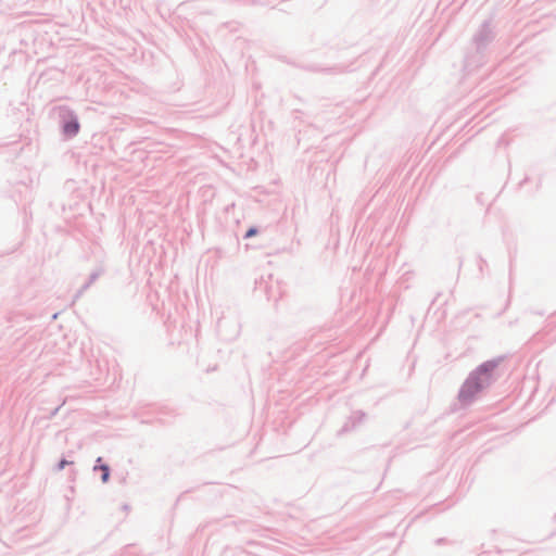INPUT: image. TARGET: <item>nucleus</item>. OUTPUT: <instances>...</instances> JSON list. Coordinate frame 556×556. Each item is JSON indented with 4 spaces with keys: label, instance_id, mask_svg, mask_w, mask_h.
<instances>
[{
    "label": "nucleus",
    "instance_id": "f257e3e1",
    "mask_svg": "<svg viewBox=\"0 0 556 556\" xmlns=\"http://www.w3.org/2000/svg\"><path fill=\"white\" fill-rule=\"evenodd\" d=\"M480 390V386L476 380H468L462 391H460V399L463 400H469L471 396H473L476 393H478Z\"/></svg>",
    "mask_w": 556,
    "mask_h": 556
},
{
    "label": "nucleus",
    "instance_id": "f03ea898",
    "mask_svg": "<svg viewBox=\"0 0 556 556\" xmlns=\"http://www.w3.org/2000/svg\"><path fill=\"white\" fill-rule=\"evenodd\" d=\"M78 130H79V124L76 121L70 122L64 125V132L68 136L76 135L78 132Z\"/></svg>",
    "mask_w": 556,
    "mask_h": 556
},
{
    "label": "nucleus",
    "instance_id": "7ed1b4c3",
    "mask_svg": "<svg viewBox=\"0 0 556 556\" xmlns=\"http://www.w3.org/2000/svg\"><path fill=\"white\" fill-rule=\"evenodd\" d=\"M102 470H103L102 480H103L104 482H106V481H108V479H109V470H108V467H102Z\"/></svg>",
    "mask_w": 556,
    "mask_h": 556
},
{
    "label": "nucleus",
    "instance_id": "20e7f679",
    "mask_svg": "<svg viewBox=\"0 0 556 556\" xmlns=\"http://www.w3.org/2000/svg\"><path fill=\"white\" fill-rule=\"evenodd\" d=\"M255 233H256V229L251 228V229L248 230L245 237L250 238V237L254 236Z\"/></svg>",
    "mask_w": 556,
    "mask_h": 556
}]
</instances>
